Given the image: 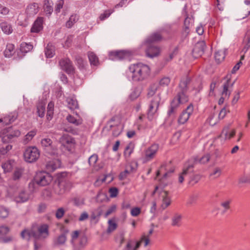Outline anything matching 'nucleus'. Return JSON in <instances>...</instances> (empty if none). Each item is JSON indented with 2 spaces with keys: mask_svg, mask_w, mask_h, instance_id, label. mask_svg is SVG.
Wrapping results in <instances>:
<instances>
[{
  "mask_svg": "<svg viewBox=\"0 0 250 250\" xmlns=\"http://www.w3.org/2000/svg\"><path fill=\"white\" fill-rule=\"evenodd\" d=\"M72 186L66 172H62L57 175L53 186L54 192L59 195H63L69 191Z\"/></svg>",
  "mask_w": 250,
  "mask_h": 250,
  "instance_id": "1",
  "label": "nucleus"
},
{
  "mask_svg": "<svg viewBox=\"0 0 250 250\" xmlns=\"http://www.w3.org/2000/svg\"><path fill=\"white\" fill-rule=\"evenodd\" d=\"M129 70L132 74V79L134 81H142L147 78L149 75L150 70L146 64L139 62L131 64Z\"/></svg>",
  "mask_w": 250,
  "mask_h": 250,
  "instance_id": "2",
  "label": "nucleus"
},
{
  "mask_svg": "<svg viewBox=\"0 0 250 250\" xmlns=\"http://www.w3.org/2000/svg\"><path fill=\"white\" fill-rule=\"evenodd\" d=\"M52 180V177L48 173L40 171L36 173L34 178V182L40 186H46L48 185Z\"/></svg>",
  "mask_w": 250,
  "mask_h": 250,
  "instance_id": "3",
  "label": "nucleus"
},
{
  "mask_svg": "<svg viewBox=\"0 0 250 250\" xmlns=\"http://www.w3.org/2000/svg\"><path fill=\"white\" fill-rule=\"evenodd\" d=\"M24 160L28 163L36 162L40 157L39 150L35 146H30L27 148L23 154Z\"/></svg>",
  "mask_w": 250,
  "mask_h": 250,
  "instance_id": "4",
  "label": "nucleus"
},
{
  "mask_svg": "<svg viewBox=\"0 0 250 250\" xmlns=\"http://www.w3.org/2000/svg\"><path fill=\"white\" fill-rule=\"evenodd\" d=\"M2 133L3 136L2 137V141L3 143H8L14 138H17L21 135L19 130L14 129L13 126H10L4 128Z\"/></svg>",
  "mask_w": 250,
  "mask_h": 250,
  "instance_id": "5",
  "label": "nucleus"
},
{
  "mask_svg": "<svg viewBox=\"0 0 250 250\" xmlns=\"http://www.w3.org/2000/svg\"><path fill=\"white\" fill-rule=\"evenodd\" d=\"M230 77L231 75L228 74L225 78L227 79V81L223 85V89L222 92V97L219 100V104H223L225 100V97H229L231 93V91L229 90V88L233 87L236 80L231 82Z\"/></svg>",
  "mask_w": 250,
  "mask_h": 250,
  "instance_id": "6",
  "label": "nucleus"
},
{
  "mask_svg": "<svg viewBox=\"0 0 250 250\" xmlns=\"http://www.w3.org/2000/svg\"><path fill=\"white\" fill-rule=\"evenodd\" d=\"M41 145L43 148L44 150L48 154L53 156L57 154V149L53 146V142L49 138L42 139L41 141Z\"/></svg>",
  "mask_w": 250,
  "mask_h": 250,
  "instance_id": "7",
  "label": "nucleus"
},
{
  "mask_svg": "<svg viewBox=\"0 0 250 250\" xmlns=\"http://www.w3.org/2000/svg\"><path fill=\"white\" fill-rule=\"evenodd\" d=\"M132 55L130 51L127 50H116L109 52V58L112 60H122L129 59Z\"/></svg>",
  "mask_w": 250,
  "mask_h": 250,
  "instance_id": "8",
  "label": "nucleus"
},
{
  "mask_svg": "<svg viewBox=\"0 0 250 250\" xmlns=\"http://www.w3.org/2000/svg\"><path fill=\"white\" fill-rule=\"evenodd\" d=\"M160 101V98L157 96L153 98L151 101L149 106L147 113V118L149 121H151L153 118V115L157 112Z\"/></svg>",
  "mask_w": 250,
  "mask_h": 250,
  "instance_id": "9",
  "label": "nucleus"
},
{
  "mask_svg": "<svg viewBox=\"0 0 250 250\" xmlns=\"http://www.w3.org/2000/svg\"><path fill=\"white\" fill-rule=\"evenodd\" d=\"M61 68L68 74H74L75 68L72 62L68 58L61 59L59 62Z\"/></svg>",
  "mask_w": 250,
  "mask_h": 250,
  "instance_id": "10",
  "label": "nucleus"
},
{
  "mask_svg": "<svg viewBox=\"0 0 250 250\" xmlns=\"http://www.w3.org/2000/svg\"><path fill=\"white\" fill-rule=\"evenodd\" d=\"M193 111V106L192 104L189 105L186 109L184 110L180 114L178 119V123L179 124H184L188 120L190 116L192 114Z\"/></svg>",
  "mask_w": 250,
  "mask_h": 250,
  "instance_id": "11",
  "label": "nucleus"
},
{
  "mask_svg": "<svg viewBox=\"0 0 250 250\" xmlns=\"http://www.w3.org/2000/svg\"><path fill=\"white\" fill-rule=\"evenodd\" d=\"M205 47L206 43L204 41L197 42L195 44L192 51L193 57L195 58H197L202 56L204 53Z\"/></svg>",
  "mask_w": 250,
  "mask_h": 250,
  "instance_id": "12",
  "label": "nucleus"
},
{
  "mask_svg": "<svg viewBox=\"0 0 250 250\" xmlns=\"http://www.w3.org/2000/svg\"><path fill=\"white\" fill-rule=\"evenodd\" d=\"M194 165L193 163L190 164L188 162L185 164L183 172L179 175L178 181L179 183L181 184L184 180L185 177L188 175L190 174L193 171Z\"/></svg>",
  "mask_w": 250,
  "mask_h": 250,
  "instance_id": "13",
  "label": "nucleus"
},
{
  "mask_svg": "<svg viewBox=\"0 0 250 250\" xmlns=\"http://www.w3.org/2000/svg\"><path fill=\"white\" fill-rule=\"evenodd\" d=\"M159 149V145L156 144H152L150 146L145 150V159L146 161L151 160L155 157L158 150Z\"/></svg>",
  "mask_w": 250,
  "mask_h": 250,
  "instance_id": "14",
  "label": "nucleus"
},
{
  "mask_svg": "<svg viewBox=\"0 0 250 250\" xmlns=\"http://www.w3.org/2000/svg\"><path fill=\"white\" fill-rule=\"evenodd\" d=\"M146 56L150 58H153L159 55L160 48L159 46L153 44H146Z\"/></svg>",
  "mask_w": 250,
  "mask_h": 250,
  "instance_id": "15",
  "label": "nucleus"
},
{
  "mask_svg": "<svg viewBox=\"0 0 250 250\" xmlns=\"http://www.w3.org/2000/svg\"><path fill=\"white\" fill-rule=\"evenodd\" d=\"M163 37L159 32L152 33L146 40V44H153V43L160 42L162 40Z\"/></svg>",
  "mask_w": 250,
  "mask_h": 250,
  "instance_id": "16",
  "label": "nucleus"
},
{
  "mask_svg": "<svg viewBox=\"0 0 250 250\" xmlns=\"http://www.w3.org/2000/svg\"><path fill=\"white\" fill-rule=\"evenodd\" d=\"M43 18L42 17H38L34 21L31 28V33H39L43 29Z\"/></svg>",
  "mask_w": 250,
  "mask_h": 250,
  "instance_id": "17",
  "label": "nucleus"
},
{
  "mask_svg": "<svg viewBox=\"0 0 250 250\" xmlns=\"http://www.w3.org/2000/svg\"><path fill=\"white\" fill-rule=\"evenodd\" d=\"M29 199V195L24 190L20 191L14 197V201L17 203H23L27 202Z\"/></svg>",
  "mask_w": 250,
  "mask_h": 250,
  "instance_id": "18",
  "label": "nucleus"
},
{
  "mask_svg": "<svg viewBox=\"0 0 250 250\" xmlns=\"http://www.w3.org/2000/svg\"><path fill=\"white\" fill-rule=\"evenodd\" d=\"M38 232L41 238L45 239L47 238L49 234L48 225L46 224L41 225L38 228Z\"/></svg>",
  "mask_w": 250,
  "mask_h": 250,
  "instance_id": "19",
  "label": "nucleus"
},
{
  "mask_svg": "<svg viewBox=\"0 0 250 250\" xmlns=\"http://www.w3.org/2000/svg\"><path fill=\"white\" fill-rule=\"evenodd\" d=\"M67 240L66 234L62 233L57 237L54 238L53 241V246L54 247L63 245Z\"/></svg>",
  "mask_w": 250,
  "mask_h": 250,
  "instance_id": "20",
  "label": "nucleus"
},
{
  "mask_svg": "<svg viewBox=\"0 0 250 250\" xmlns=\"http://www.w3.org/2000/svg\"><path fill=\"white\" fill-rule=\"evenodd\" d=\"M190 81L191 79L188 76L182 78L179 84V92H187L188 89V85L190 83Z\"/></svg>",
  "mask_w": 250,
  "mask_h": 250,
  "instance_id": "21",
  "label": "nucleus"
},
{
  "mask_svg": "<svg viewBox=\"0 0 250 250\" xmlns=\"http://www.w3.org/2000/svg\"><path fill=\"white\" fill-rule=\"evenodd\" d=\"M39 8L38 3L33 2L27 6L26 9V13L29 16L35 15L39 12Z\"/></svg>",
  "mask_w": 250,
  "mask_h": 250,
  "instance_id": "22",
  "label": "nucleus"
},
{
  "mask_svg": "<svg viewBox=\"0 0 250 250\" xmlns=\"http://www.w3.org/2000/svg\"><path fill=\"white\" fill-rule=\"evenodd\" d=\"M183 215L179 213H175L171 218V226L179 227L182 225Z\"/></svg>",
  "mask_w": 250,
  "mask_h": 250,
  "instance_id": "23",
  "label": "nucleus"
},
{
  "mask_svg": "<svg viewBox=\"0 0 250 250\" xmlns=\"http://www.w3.org/2000/svg\"><path fill=\"white\" fill-rule=\"evenodd\" d=\"M186 92H178L177 96L173 100L179 104L187 102L188 101V98L186 94Z\"/></svg>",
  "mask_w": 250,
  "mask_h": 250,
  "instance_id": "24",
  "label": "nucleus"
},
{
  "mask_svg": "<svg viewBox=\"0 0 250 250\" xmlns=\"http://www.w3.org/2000/svg\"><path fill=\"white\" fill-rule=\"evenodd\" d=\"M179 105L180 104L177 103L175 101L172 100L170 104L169 109L167 112V115L168 117H171L172 116H173L174 117L175 116Z\"/></svg>",
  "mask_w": 250,
  "mask_h": 250,
  "instance_id": "25",
  "label": "nucleus"
},
{
  "mask_svg": "<svg viewBox=\"0 0 250 250\" xmlns=\"http://www.w3.org/2000/svg\"><path fill=\"white\" fill-rule=\"evenodd\" d=\"M168 192L166 191H163L162 196L163 197V202L161 205V208L163 209H166L171 204L170 199L167 196Z\"/></svg>",
  "mask_w": 250,
  "mask_h": 250,
  "instance_id": "26",
  "label": "nucleus"
},
{
  "mask_svg": "<svg viewBox=\"0 0 250 250\" xmlns=\"http://www.w3.org/2000/svg\"><path fill=\"white\" fill-rule=\"evenodd\" d=\"M45 56L47 58H52L55 55V46L52 43L47 44L44 49Z\"/></svg>",
  "mask_w": 250,
  "mask_h": 250,
  "instance_id": "27",
  "label": "nucleus"
},
{
  "mask_svg": "<svg viewBox=\"0 0 250 250\" xmlns=\"http://www.w3.org/2000/svg\"><path fill=\"white\" fill-rule=\"evenodd\" d=\"M88 58L91 65L97 66L99 64V58L93 52H88Z\"/></svg>",
  "mask_w": 250,
  "mask_h": 250,
  "instance_id": "28",
  "label": "nucleus"
},
{
  "mask_svg": "<svg viewBox=\"0 0 250 250\" xmlns=\"http://www.w3.org/2000/svg\"><path fill=\"white\" fill-rule=\"evenodd\" d=\"M243 43L244 46L243 51L246 52L250 48V29L248 30L246 33L245 36L243 39Z\"/></svg>",
  "mask_w": 250,
  "mask_h": 250,
  "instance_id": "29",
  "label": "nucleus"
},
{
  "mask_svg": "<svg viewBox=\"0 0 250 250\" xmlns=\"http://www.w3.org/2000/svg\"><path fill=\"white\" fill-rule=\"evenodd\" d=\"M14 45L12 43H8L6 45V49L4 51V55L6 58L12 57L14 53Z\"/></svg>",
  "mask_w": 250,
  "mask_h": 250,
  "instance_id": "30",
  "label": "nucleus"
},
{
  "mask_svg": "<svg viewBox=\"0 0 250 250\" xmlns=\"http://www.w3.org/2000/svg\"><path fill=\"white\" fill-rule=\"evenodd\" d=\"M103 213V210L101 207H99L94 210L91 214L90 219L91 221L96 220V223L99 221L100 217Z\"/></svg>",
  "mask_w": 250,
  "mask_h": 250,
  "instance_id": "31",
  "label": "nucleus"
},
{
  "mask_svg": "<svg viewBox=\"0 0 250 250\" xmlns=\"http://www.w3.org/2000/svg\"><path fill=\"white\" fill-rule=\"evenodd\" d=\"M33 49V45L30 43L22 42L20 45V51L25 55Z\"/></svg>",
  "mask_w": 250,
  "mask_h": 250,
  "instance_id": "32",
  "label": "nucleus"
},
{
  "mask_svg": "<svg viewBox=\"0 0 250 250\" xmlns=\"http://www.w3.org/2000/svg\"><path fill=\"white\" fill-rule=\"evenodd\" d=\"M235 135V130H232L231 132L229 133V128L228 127L224 128L221 133V136H224L225 139H230L233 137Z\"/></svg>",
  "mask_w": 250,
  "mask_h": 250,
  "instance_id": "33",
  "label": "nucleus"
},
{
  "mask_svg": "<svg viewBox=\"0 0 250 250\" xmlns=\"http://www.w3.org/2000/svg\"><path fill=\"white\" fill-rule=\"evenodd\" d=\"M66 101L67 103V106L69 109L74 110L78 108L79 104L76 99L72 98H68Z\"/></svg>",
  "mask_w": 250,
  "mask_h": 250,
  "instance_id": "34",
  "label": "nucleus"
},
{
  "mask_svg": "<svg viewBox=\"0 0 250 250\" xmlns=\"http://www.w3.org/2000/svg\"><path fill=\"white\" fill-rule=\"evenodd\" d=\"M53 3L50 0H44L43 9L46 15H50L53 12Z\"/></svg>",
  "mask_w": 250,
  "mask_h": 250,
  "instance_id": "35",
  "label": "nucleus"
},
{
  "mask_svg": "<svg viewBox=\"0 0 250 250\" xmlns=\"http://www.w3.org/2000/svg\"><path fill=\"white\" fill-rule=\"evenodd\" d=\"M0 27L2 31L6 34H10L13 31L11 25L6 22H1Z\"/></svg>",
  "mask_w": 250,
  "mask_h": 250,
  "instance_id": "36",
  "label": "nucleus"
},
{
  "mask_svg": "<svg viewBox=\"0 0 250 250\" xmlns=\"http://www.w3.org/2000/svg\"><path fill=\"white\" fill-rule=\"evenodd\" d=\"M75 61L76 64L80 70L85 69V66L87 64L86 62H84L83 59L80 56H75Z\"/></svg>",
  "mask_w": 250,
  "mask_h": 250,
  "instance_id": "37",
  "label": "nucleus"
},
{
  "mask_svg": "<svg viewBox=\"0 0 250 250\" xmlns=\"http://www.w3.org/2000/svg\"><path fill=\"white\" fill-rule=\"evenodd\" d=\"M37 112L38 116L42 118L44 116L45 111V105L42 102H39L37 105Z\"/></svg>",
  "mask_w": 250,
  "mask_h": 250,
  "instance_id": "38",
  "label": "nucleus"
},
{
  "mask_svg": "<svg viewBox=\"0 0 250 250\" xmlns=\"http://www.w3.org/2000/svg\"><path fill=\"white\" fill-rule=\"evenodd\" d=\"M73 205L76 207H80L84 204L85 199L81 196H75L71 199Z\"/></svg>",
  "mask_w": 250,
  "mask_h": 250,
  "instance_id": "39",
  "label": "nucleus"
},
{
  "mask_svg": "<svg viewBox=\"0 0 250 250\" xmlns=\"http://www.w3.org/2000/svg\"><path fill=\"white\" fill-rule=\"evenodd\" d=\"M225 56L226 55L224 51L222 50H218L215 53V60L217 63H219L224 60Z\"/></svg>",
  "mask_w": 250,
  "mask_h": 250,
  "instance_id": "40",
  "label": "nucleus"
},
{
  "mask_svg": "<svg viewBox=\"0 0 250 250\" xmlns=\"http://www.w3.org/2000/svg\"><path fill=\"white\" fill-rule=\"evenodd\" d=\"M231 203V200H227L220 203V206L224 208L221 212L222 214H224L229 209H230Z\"/></svg>",
  "mask_w": 250,
  "mask_h": 250,
  "instance_id": "41",
  "label": "nucleus"
},
{
  "mask_svg": "<svg viewBox=\"0 0 250 250\" xmlns=\"http://www.w3.org/2000/svg\"><path fill=\"white\" fill-rule=\"evenodd\" d=\"M23 171V168L17 167L13 174V179L14 181L19 180L21 177Z\"/></svg>",
  "mask_w": 250,
  "mask_h": 250,
  "instance_id": "42",
  "label": "nucleus"
},
{
  "mask_svg": "<svg viewBox=\"0 0 250 250\" xmlns=\"http://www.w3.org/2000/svg\"><path fill=\"white\" fill-rule=\"evenodd\" d=\"M222 169L219 167L214 168L209 174V177L214 179L217 178L221 175Z\"/></svg>",
  "mask_w": 250,
  "mask_h": 250,
  "instance_id": "43",
  "label": "nucleus"
},
{
  "mask_svg": "<svg viewBox=\"0 0 250 250\" xmlns=\"http://www.w3.org/2000/svg\"><path fill=\"white\" fill-rule=\"evenodd\" d=\"M201 176L200 174H192L190 175V180L188 183L191 185H194L197 183L201 179Z\"/></svg>",
  "mask_w": 250,
  "mask_h": 250,
  "instance_id": "44",
  "label": "nucleus"
},
{
  "mask_svg": "<svg viewBox=\"0 0 250 250\" xmlns=\"http://www.w3.org/2000/svg\"><path fill=\"white\" fill-rule=\"evenodd\" d=\"M36 130H31L29 131L23 139V143L26 144L31 141L36 134Z\"/></svg>",
  "mask_w": 250,
  "mask_h": 250,
  "instance_id": "45",
  "label": "nucleus"
},
{
  "mask_svg": "<svg viewBox=\"0 0 250 250\" xmlns=\"http://www.w3.org/2000/svg\"><path fill=\"white\" fill-rule=\"evenodd\" d=\"M138 167V163L136 162H132L128 165L126 169H127L129 173L135 172Z\"/></svg>",
  "mask_w": 250,
  "mask_h": 250,
  "instance_id": "46",
  "label": "nucleus"
},
{
  "mask_svg": "<svg viewBox=\"0 0 250 250\" xmlns=\"http://www.w3.org/2000/svg\"><path fill=\"white\" fill-rule=\"evenodd\" d=\"M67 120L68 122L74 124L76 125H79L82 124V122L79 120L76 119L74 116L69 115L67 118Z\"/></svg>",
  "mask_w": 250,
  "mask_h": 250,
  "instance_id": "47",
  "label": "nucleus"
},
{
  "mask_svg": "<svg viewBox=\"0 0 250 250\" xmlns=\"http://www.w3.org/2000/svg\"><path fill=\"white\" fill-rule=\"evenodd\" d=\"M46 168L50 171H55L58 167V166L54 161L48 162L46 166Z\"/></svg>",
  "mask_w": 250,
  "mask_h": 250,
  "instance_id": "48",
  "label": "nucleus"
},
{
  "mask_svg": "<svg viewBox=\"0 0 250 250\" xmlns=\"http://www.w3.org/2000/svg\"><path fill=\"white\" fill-rule=\"evenodd\" d=\"M2 167L5 172H10L13 168L11 162L7 161L2 165Z\"/></svg>",
  "mask_w": 250,
  "mask_h": 250,
  "instance_id": "49",
  "label": "nucleus"
},
{
  "mask_svg": "<svg viewBox=\"0 0 250 250\" xmlns=\"http://www.w3.org/2000/svg\"><path fill=\"white\" fill-rule=\"evenodd\" d=\"M117 227V224L115 223L113 221L109 220L108 221V227L107 228V232L108 233H110L115 229H116Z\"/></svg>",
  "mask_w": 250,
  "mask_h": 250,
  "instance_id": "50",
  "label": "nucleus"
},
{
  "mask_svg": "<svg viewBox=\"0 0 250 250\" xmlns=\"http://www.w3.org/2000/svg\"><path fill=\"white\" fill-rule=\"evenodd\" d=\"M98 159V156L96 154L92 155L88 159V163L90 166H94Z\"/></svg>",
  "mask_w": 250,
  "mask_h": 250,
  "instance_id": "51",
  "label": "nucleus"
},
{
  "mask_svg": "<svg viewBox=\"0 0 250 250\" xmlns=\"http://www.w3.org/2000/svg\"><path fill=\"white\" fill-rule=\"evenodd\" d=\"M170 79L168 77H165L162 78L159 84L162 86H167L170 83Z\"/></svg>",
  "mask_w": 250,
  "mask_h": 250,
  "instance_id": "52",
  "label": "nucleus"
},
{
  "mask_svg": "<svg viewBox=\"0 0 250 250\" xmlns=\"http://www.w3.org/2000/svg\"><path fill=\"white\" fill-rule=\"evenodd\" d=\"M197 199V196L195 195L190 196L187 201V204L188 206H190L196 203Z\"/></svg>",
  "mask_w": 250,
  "mask_h": 250,
  "instance_id": "53",
  "label": "nucleus"
},
{
  "mask_svg": "<svg viewBox=\"0 0 250 250\" xmlns=\"http://www.w3.org/2000/svg\"><path fill=\"white\" fill-rule=\"evenodd\" d=\"M64 213L65 210L64 208H60L56 210L55 214L56 217L57 219H60L63 217Z\"/></svg>",
  "mask_w": 250,
  "mask_h": 250,
  "instance_id": "54",
  "label": "nucleus"
},
{
  "mask_svg": "<svg viewBox=\"0 0 250 250\" xmlns=\"http://www.w3.org/2000/svg\"><path fill=\"white\" fill-rule=\"evenodd\" d=\"M113 10H108L104 11V12L101 14L100 16V19L101 21L105 20L106 18L109 17V16L113 12Z\"/></svg>",
  "mask_w": 250,
  "mask_h": 250,
  "instance_id": "55",
  "label": "nucleus"
},
{
  "mask_svg": "<svg viewBox=\"0 0 250 250\" xmlns=\"http://www.w3.org/2000/svg\"><path fill=\"white\" fill-rule=\"evenodd\" d=\"M28 239H29V238L32 236L33 237H34V238L35 239L34 240H37L38 239H39L40 238H41L40 235H39V232H36L35 231H34V230H32L31 231H28Z\"/></svg>",
  "mask_w": 250,
  "mask_h": 250,
  "instance_id": "56",
  "label": "nucleus"
},
{
  "mask_svg": "<svg viewBox=\"0 0 250 250\" xmlns=\"http://www.w3.org/2000/svg\"><path fill=\"white\" fill-rule=\"evenodd\" d=\"M109 193L111 197H115L119 193V190L116 187H111L109 189Z\"/></svg>",
  "mask_w": 250,
  "mask_h": 250,
  "instance_id": "57",
  "label": "nucleus"
},
{
  "mask_svg": "<svg viewBox=\"0 0 250 250\" xmlns=\"http://www.w3.org/2000/svg\"><path fill=\"white\" fill-rule=\"evenodd\" d=\"M12 148V146L11 145H7L5 146H2L0 149V153L1 155H5L8 151L10 150Z\"/></svg>",
  "mask_w": 250,
  "mask_h": 250,
  "instance_id": "58",
  "label": "nucleus"
},
{
  "mask_svg": "<svg viewBox=\"0 0 250 250\" xmlns=\"http://www.w3.org/2000/svg\"><path fill=\"white\" fill-rule=\"evenodd\" d=\"M157 90V88L155 85H151L149 87L148 90L147 96L149 97L153 96Z\"/></svg>",
  "mask_w": 250,
  "mask_h": 250,
  "instance_id": "59",
  "label": "nucleus"
},
{
  "mask_svg": "<svg viewBox=\"0 0 250 250\" xmlns=\"http://www.w3.org/2000/svg\"><path fill=\"white\" fill-rule=\"evenodd\" d=\"M64 1L63 0H60L56 4L55 8V11L56 13L60 12L61 9L62 8Z\"/></svg>",
  "mask_w": 250,
  "mask_h": 250,
  "instance_id": "60",
  "label": "nucleus"
},
{
  "mask_svg": "<svg viewBox=\"0 0 250 250\" xmlns=\"http://www.w3.org/2000/svg\"><path fill=\"white\" fill-rule=\"evenodd\" d=\"M46 205L45 203H41L39 205L38 208V212L39 213H42L44 212L45 211L46 208Z\"/></svg>",
  "mask_w": 250,
  "mask_h": 250,
  "instance_id": "61",
  "label": "nucleus"
},
{
  "mask_svg": "<svg viewBox=\"0 0 250 250\" xmlns=\"http://www.w3.org/2000/svg\"><path fill=\"white\" fill-rule=\"evenodd\" d=\"M210 158V155L207 154L200 159L199 162L200 163L205 164L209 161Z\"/></svg>",
  "mask_w": 250,
  "mask_h": 250,
  "instance_id": "62",
  "label": "nucleus"
},
{
  "mask_svg": "<svg viewBox=\"0 0 250 250\" xmlns=\"http://www.w3.org/2000/svg\"><path fill=\"white\" fill-rule=\"evenodd\" d=\"M141 213V209L138 207L133 208L131 210V214L133 216H137Z\"/></svg>",
  "mask_w": 250,
  "mask_h": 250,
  "instance_id": "63",
  "label": "nucleus"
},
{
  "mask_svg": "<svg viewBox=\"0 0 250 250\" xmlns=\"http://www.w3.org/2000/svg\"><path fill=\"white\" fill-rule=\"evenodd\" d=\"M239 183H250V176H242L239 179Z\"/></svg>",
  "mask_w": 250,
  "mask_h": 250,
  "instance_id": "64",
  "label": "nucleus"
}]
</instances>
